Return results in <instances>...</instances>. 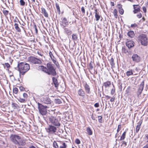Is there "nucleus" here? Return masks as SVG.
Here are the masks:
<instances>
[{
  "label": "nucleus",
  "instance_id": "43",
  "mask_svg": "<svg viewBox=\"0 0 148 148\" xmlns=\"http://www.w3.org/2000/svg\"><path fill=\"white\" fill-rule=\"evenodd\" d=\"M34 27L35 29V32L36 34L38 33V30L36 27V25H34Z\"/></svg>",
  "mask_w": 148,
  "mask_h": 148
},
{
  "label": "nucleus",
  "instance_id": "62",
  "mask_svg": "<svg viewBox=\"0 0 148 148\" xmlns=\"http://www.w3.org/2000/svg\"><path fill=\"white\" fill-rule=\"evenodd\" d=\"M105 97L106 98L107 100H108L110 98V97L108 95H105Z\"/></svg>",
  "mask_w": 148,
  "mask_h": 148
},
{
  "label": "nucleus",
  "instance_id": "45",
  "mask_svg": "<svg viewBox=\"0 0 148 148\" xmlns=\"http://www.w3.org/2000/svg\"><path fill=\"white\" fill-rule=\"evenodd\" d=\"M137 26H138L135 23L134 24H132L131 25V27H132V28L135 27H137Z\"/></svg>",
  "mask_w": 148,
  "mask_h": 148
},
{
  "label": "nucleus",
  "instance_id": "57",
  "mask_svg": "<svg viewBox=\"0 0 148 148\" xmlns=\"http://www.w3.org/2000/svg\"><path fill=\"white\" fill-rule=\"evenodd\" d=\"M117 6L118 8L119 9V10L122 8V5L120 4H118L117 5Z\"/></svg>",
  "mask_w": 148,
  "mask_h": 148
},
{
  "label": "nucleus",
  "instance_id": "54",
  "mask_svg": "<svg viewBox=\"0 0 148 148\" xmlns=\"http://www.w3.org/2000/svg\"><path fill=\"white\" fill-rule=\"evenodd\" d=\"M19 89L21 91H24L25 90V88L23 86H20L19 87Z\"/></svg>",
  "mask_w": 148,
  "mask_h": 148
},
{
  "label": "nucleus",
  "instance_id": "30",
  "mask_svg": "<svg viewBox=\"0 0 148 148\" xmlns=\"http://www.w3.org/2000/svg\"><path fill=\"white\" fill-rule=\"evenodd\" d=\"M126 75L128 76L133 75V73L132 72V70H131L127 71L126 72Z\"/></svg>",
  "mask_w": 148,
  "mask_h": 148
},
{
  "label": "nucleus",
  "instance_id": "3",
  "mask_svg": "<svg viewBox=\"0 0 148 148\" xmlns=\"http://www.w3.org/2000/svg\"><path fill=\"white\" fill-rule=\"evenodd\" d=\"M53 145L55 148H67V144L63 141H57L53 142Z\"/></svg>",
  "mask_w": 148,
  "mask_h": 148
},
{
  "label": "nucleus",
  "instance_id": "48",
  "mask_svg": "<svg viewBox=\"0 0 148 148\" xmlns=\"http://www.w3.org/2000/svg\"><path fill=\"white\" fill-rule=\"evenodd\" d=\"M115 92V88H113L111 90V94L112 95H113L114 94V93Z\"/></svg>",
  "mask_w": 148,
  "mask_h": 148
},
{
  "label": "nucleus",
  "instance_id": "49",
  "mask_svg": "<svg viewBox=\"0 0 148 148\" xmlns=\"http://www.w3.org/2000/svg\"><path fill=\"white\" fill-rule=\"evenodd\" d=\"M75 142L76 144H79L80 143V141L79 139H77L75 140Z\"/></svg>",
  "mask_w": 148,
  "mask_h": 148
},
{
  "label": "nucleus",
  "instance_id": "9",
  "mask_svg": "<svg viewBox=\"0 0 148 148\" xmlns=\"http://www.w3.org/2000/svg\"><path fill=\"white\" fill-rule=\"evenodd\" d=\"M28 60L30 62L34 64H40L42 63L40 60L34 56L29 57Z\"/></svg>",
  "mask_w": 148,
  "mask_h": 148
},
{
  "label": "nucleus",
  "instance_id": "40",
  "mask_svg": "<svg viewBox=\"0 0 148 148\" xmlns=\"http://www.w3.org/2000/svg\"><path fill=\"white\" fill-rule=\"evenodd\" d=\"M89 69L92 70L93 68V66H92V63L91 61L89 63Z\"/></svg>",
  "mask_w": 148,
  "mask_h": 148
},
{
  "label": "nucleus",
  "instance_id": "14",
  "mask_svg": "<svg viewBox=\"0 0 148 148\" xmlns=\"http://www.w3.org/2000/svg\"><path fill=\"white\" fill-rule=\"evenodd\" d=\"M134 42L132 41H128L126 42L127 46L129 49H130L134 46Z\"/></svg>",
  "mask_w": 148,
  "mask_h": 148
},
{
  "label": "nucleus",
  "instance_id": "56",
  "mask_svg": "<svg viewBox=\"0 0 148 148\" xmlns=\"http://www.w3.org/2000/svg\"><path fill=\"white\" fill-rule=\"evenodd\" d=\"M23 96L24 98H27V95L25 93H24L23 94Z\"/></svg>",
  "mask_w": 148,
  "mask_h": 148
},
{
  "label": "nucleus",
  "instance_id": "6",
  "mask_svg": "<svg viewBox=\"0 0 148 148\" xmlns=\"http://www.w3.org/2000/svg\"><path fill=\"white\" fill-rule=\"evenodd\" d=\"M49 120L50 122L54 125L58 127L60 125V119H58L53 116H51L49 118Z\"/></svg>",
  "mask_w": 148,
  "mask_h": 148
},
{
  "label": "nucleus",
  "instance_id": "12",
  "mask_svg": "<svg viewBox=\"0 0 148 148\" xmlns=\"http://www.w3.org/2000/svg\"><path fill=\"white\" fill-rule=\"evenodd\" d=\"M41 101L44 103L49 104H51V101L50 98L47 96H45L41 99Z\"/></svg>",
  "mask_w": 148,
  "mask_h": 148
},
{
  "label": "nucleus",
  "instance_id": "32",
  "mask_svg": "<svg viewBox=\"0 0 148 148\" xmlns=\"http://www.w3.org/2000/svg\"><path fill=\"white\" fill-rule=\"evenodd\" d=\"M72 39L73 40H76L77 39V34H73L72 36Z\"/></svg>",
  "mask_w": 148,
  "mask_h": 148
},
{
  "label": "nucleus",
  "instance_id": "25",
  "mask_svg": "<svg viewBox=\"0 0 148 148\" xmlns=\"http://www.w3.org/2000/svg\"><path fill=\"white\" fill-rule=\"evenodd\" d=\"M110 85V81H107L103 83V86H104L105 88H106L109 87Z\"/></svg>",
  "mask_w": 148,
  "mask_h": 148
},
{
  "label": "nucleus",
  "instance_id": "61",
  "mask_svg": "<svg viewBox=\"0 0 148 148\" xmlns=\"http://www.w3.org/2000/svg\"><path fill=\"white\" fill-rule=\"evenodd\" d=\"M49 55L51 58L53 57V55L52 53L50 51L49 52Z\"/></svg>",
  "mask_w": 148,
  "mask_h": 148
},
{
  "label": "nucleus",
  "instance_id": "50",
  "mask_svg": "<svg viewBox=\"0 0 148 148\" xmlns=\"http://www.w3.org/2000/svg\"><path fill=\"white\" fill-rule=\"evenodd\" d=\"M123 145H124V146L125 147L127 145V143L125 141L122 142L121 146Z\"/></svg>",
  "mask_w": 148,
  "mask_h": 148
},
{
  "label": "nucleus",
  "instance_id": "26",
  "mask_svg": "<svg viewBox=\"0 0 148 148\" xmlns=\"http://www.w3.org/2000/svg\"><path fill=\"white\" fill-rule=\"evenodd\" d=\"M14 26H15V29L17 32H21V30L19 27L18 26V25L17 23H15L14 24Z\"/></svg>",
  "mask_w": 148,
  "mask_h": 148
},
{
  "label": "nucleus",
  "instance_id": "53",
  "mask_svg": "<svg viewBox=\"0 0 148 148\" xmlns=\"http://www.w3.org/2000/svg\"><path fill=\"white\" fill-rule=\"evenodd\" d=\"M96 116L94 115H93V114L91 116V118L93 120H95L96 121H97V120L96 119Z\"/></svg>",
  "mask_w": 148,
  "mask_h": 148
},
{
  "label": "nucleus",
  "instance_id": "27",
  "mask_svg": "<svg viewBox=\"0 0 148 148\" xmlns=\"http://www.w3.org/2000/svg\"><path fill=\"white\" fill-rule=\"evenodd\" d=\"M86 131L88 135H91L92 134V131L89 127H88L87 128Z\"/></svg>",
  "mask_w": 148,
  "mask_h": 148
},
{
  "label": "nucleus",
  "instance_id": "17",
  "mask_svg": "<svg viewBox=\"0 0 148 148\" xmlns=\"http://www.w3.org/2000/svg\"><path fill=\"white\" fill-rule=\"evenodd\" d=\"M52 80L56 88L58 87L59 85V84L58 82L57 79L54 77H53L52 78Z\"/></svg>",
  "mask_w": 148,
  "mask_h": 148
},
{
  "label": "nucleus",
  "instance_id": "63",
  "mask_svg": "<svg viewBox=\"0 0 148 148\" xmlns=\"http://www.w3.org/2000/svg\"><path fill=\"white\" fill-rule=\"evenodd\" d=\"M143 148H148V143L144 146Z\"/></svg>",
  "mask_w": 148,
  "mask_h": 148
},
{
  "label": "nucleus",
  "instance_id": "20",
  "mask_svg": "<svg viewBox=\"0 0 148 148\" xmlns=\"http://www.w3.org/2000/svg\"><path fill=\"white\" fill-rule=\"evenodd\" d=\"M142 123V121H140L138 123L136 129V132L138 133L140 129V125Z\"/></svg>",
  "mask_w": 148,
  "mask_h": 148
},
{
  "label": "nucleus",
  "instance_id": "7",
  "mask_svg": "<svg viewBox=\"0 0 148 148\" xmlns=\"http://www.w3.org/2000/svg\"><path fill=\"white\" fill-rule=\"evenodd\" d=\"M47 132L49 134H56V133L57 130V128L51 125H49V126L46 128Z\"/></svg>",
  "mask_w": 148,
  "mask_h": 148
},
{
  "label": "nucleus",
  "instance_id": "16",
  "mask_svg": "<svg viewBox=\"0 0 148 148\" xmlns=\"http://www.w3.org/2000/svg\"><path fill=\"white\" fill-rule=\"evenodd\" d=\"M68 25V23L67 21L66 18L64 17L63 18L62 21V25L64 27H65L66 26Z\"/></svg>",
  "mask_w": 148,
  "mask_h": 148
},
{
  "label": "nucleus",
  "instance_id": "51",
  "mask_svg": "<svg viewBox=\"0 0 148 148\" xmlns=\"http://www.w3.org/2000/svg\"><path fill=\"white\" fill-rule=\"evenodd\" d=\"M14 22L15 23H18V22H19V20L16 17L14 19Z\"/></svg>",
  "mask_w": 148,
  "mask_h": 148
},
{
  "label": "nucleus",
  "instance_id": "64",
  "mask_svg": "<svg viewBox=\"0 0 148 148\" xmlns=\"http://www.w3.org/2000/svg\"><path fill=\"white\" fill-rule=\"evenodd\" d=\"M29 148H36L33 145H32L29 147Z\"/></svg>",
  "mask_w": 148,
  "mask_h": 148
},
{
  "label": "nucleus",
  "instance_id": "2",
  "mask_svg": "<svg viewBox=\"0 0 148 148\" xmlns=\"http://www.w3.org/2000/svg\"><path fill=\"white\" fill-rule=\"evenodd\" d=\"M17 66L20 74L22 75H24L30 69L29 65L24 62H18Z\"/></svg>",
  "mask_w": 148,
  "mask_h": 148
},
{
  "label": "nucleus",
  "instance_id": "34",
  "mask_svg": "<svg viewBox=\"0 0 148 148\" xmlns=\"http://www.w3.org/2000/svg\"><path fill=\"white\" fill-rule=\"evenodd\" d=\"M12 106L14 109H16L17 108L18 105L15 103H12Z\"/></svg>",
  "mask_w": 148,
  "mask_h": 148
},
{
  "label": "nucleus",
  "instance_id": "18",
  "mask_svg": "<svg viewBox=\"0 0 148 148\" xmlns=\"http://www.w3.org/2000/svg\"><path fill=\"white\" fill-rule=\"evenodd\" d=\"M78 94L79 95L84 97L85 96V93L84 91L82 89H80L78 90Z\"/></svg>",
  "mask_w": 148,
  "mask_h": 148
},
{
  "label": "nucleus",
  "instance_id": "46",
  "mask_svg": "<svg viewBox=\"0 0 148 148\" xmlns=\"http://www.w3.org/2000/svg\"><path fill=\"white\" fill-rule=\"evenodd\" d=\"M137 17L138 18H140L142 17V14L140 13H139L138 14H137L136 15Z\"/></svg>",
  "mask_w": 148,
  "mask_h": 148
},
{
  "label": "nucleus",
  "instance_id": "60",
  "mask_svg": "<svg viewBox=\"0 0 148 148\" xmlns=\"http://www.w3.org/2000/svg\"><path fill=\"white\" fill-rule=\"evenodd\" d=\"M115 99V97H112V98L110 99V101L111 102H113V101H114V100Z\"/></svg>",
  "mask_w": 148,
  "mask_h": 148
},
{
  "label": "nucleus",
  "instance_id": "55",
  "mask_svg": "<svg viewBox=\"0 0 148 148\" xmlns=\"http://www.w3.org/2000/svg\"><path fill=\"white\" fill-rule=\"evenodd\" d=\"M5 66L7 67V68H8L10 67V64L8 63H5Z\"/></svg>",
  "mask_w": 148,
  "mask_h": 148
},
{
  "label": "nucleus",
  "instance_id": "4",
  "mask_svg": "<svg viewBox=\"0 0 148 148\" xmlns=\"http://www.w3.org/2000/svg\"><path fill=\"white\" fill-rule=\"evenodd\" d=\"M138 40L141 44L144 46H147L148 43V39L147 36L145 34H142L140 35L138 37Z\"/></svg>",
  "mask_w": 148,
  "mask_h": 148
},
{
  "label": "nucleus",
  "instance_id": "52",
  "mask_svg": "<svg viewBox=\"0 0 148 148\" xmlns=\"http://www.w3.org/2000/svg\"><path fill=\"white\" fill-rule=\"evenodd\" d=\"M142 8L144 12L145 13H146L147 12V9L146 7L145 6H143V7Z\"/></svg>",
  "mask_w": 148,
  "mask_h": 148
},
{
  "label": "nucleus",
  "instance_id": "44",
  "mask_svg": "<svg viewBox=\"0 0 148 148\" xmlns=\"http://www.w3.org/2000/svg\"><path fill=\"white\" fill-rule=\"evenodd\" d=\"M9 11L7 10H3V13L5 15H7L8 14Z\"/></svg>",
  "mask_w": 148,
  "mask_h": 148
},
{
  "label": "nucleus",
  "instance_id": "8",
  "mask_svg": "<svg viewBox=\"0 0 148 148\" xmlns=\"http://www.w3.org/2000/svg\"><path fill=\"white\" fill-rule=\"evenodd\" d=\"M144 82L143 81L141 82L139 85L138 86V88L137 89L136 92L137 96L139 98L141 96V94L143 90L144 87Z\"/></svg>",
  "mask_w": 148,
  "mask_h": 148
},
{
  "label": "nucleus",
  "instance_id": "21",
  "mask_svg": "<svg viewBox=\"0 0 148 148\" xmlns=\"http://www.w3.org/2000/svg\"><path fill=\"white\" fill-rule=\"evenodd\" d=\"M95 16L96 18V21H98L100 18V16L99 14V13H97V9H96L95 10Z\"/></svg>",
  "mask_w": 148,
  "mask_h": 148
},
{
  "label": "nucleus",
  "instance_id": "59",
  "mask_svg": "<svg viewBox=\"0 0 148 148\" xmlns=\"http://www.w3.org/2000/svg\"><path fill=\"white\" fill-rule=\"evenodd\" d=\"M37 53L39 55L41 56H43L42 53L40 51H38Z\"/></svg>",
  "mask_w": 148,
  "mask_h": 148
},
{
  "label": "nucleus",
  "instance_id": "13",
  "mask_svg": "<svg viewBox=\"0 0 148 148\" xmlns=\"http://www.w3.org/2000/svg\"><path fill=\"white\" fill-rule=\"evenodd\" d=\"M134 10L133 12L134 14H136L140 11V6L138 5H133Z\"/></svg>",
  "mask_w": 148,
  "mask_h": 148
},
{
  "label": "nucleus",
  "instance_id": "39",
  "mask_svg": "<svg viewBox=\"0 0 148 148\" xmlns=\"http://www.w3.org/2000/svg\"><path fill=\"white\" fill-rule=\"evenodd\" d=\"M117 11L116 9H114V11L113 13L115 18H117Z\"/></svg>",
  "mask_w": 148,
  "mask_h": 148
},
{
  "label": "nucleus",
  "instance_id": "5",
  "mask_svg": "<svg viewBox=\"0 0 148 148\" xmlns=\"http://www.w3.org/2000/svg\"><path fill=\"white\" fill-rule=\"evenodd\" d=\"M38 110L40 114L42 115H45L47 113V107L43 106L39 103H38Z\"/></svg>",
  "mask_w": 148,
  "mask_h": 148
},
{
  "label": "nucleus",
  "instance_id": "36",
  "mask_svg": "<svg viewBox=\"0 0 148 148\" xmlns=\"http://www.w3.org/2000/svg\"><path fill=\"white\" fill-rule=\"evenodd\" d=\"M98 121L99 123H101L103 122L102 117L101 116H98Z\"/></svg>",
  "mask_w": 148,
  "mask_h": 148
},
{
  "label": "nucleus",
  "instance_id": "31",
  "mask_svg": "<svg viewBox=\"0 0 148 148\" xmlns=\"http://www.w3.org/2000/svg\"><path fill=\"white\" fill-rule=\"evenodd\" d=\"M126 134V132L125 131L123 133L122 135L121 138L120 139V140H123L125 139V135Z\"/></svg>",
  "mask_w": 148,
  "mask_h": 148
},
{
  "label": "nucleus",
  "instance_id": "38",
  "mask_svg": "<svg viewBox=\"0 0 148 148\" xmlns=\"http://www.w3.org/2000/svg\"><path fill=\"white\" fill-rule=\"evenodd\" d=\"M18 89L16 87H15L13 88V92L15 94H17L18 93Z\"/></svg>",
  "mask_w": 148,
  "mask_h": 148
},
{
  "label": "nucleus",
  "instance_id": "58",
  "mask_svg": "<svg viewBox=\"0 0 148 148\" xmlns=\"http://www.w3.org/2000/svg\"><path fill=\"white\" fill-rule=\"evenodd\" d=\"M94 106L96 108L98 107L99 106V104L98 103H96L94 104Z\"/></svg>",
  "mask_w": 148,
  "mask_h": 148
},
{
  "label": "nucleus",
  "instance_id": "41",
  "mask_svg": "<svg viewBox=\"0 0 148 148\" xmlns=\"http://www.w3.org/2000/svg\"><path fill=\"white\" fill-rule=\"evenodd\" d=\"M20 5L22 6H24L25 3L23 0H20Z\"/></svg>",
  "mask_w": 148,
  "mask_h": 148
},
{
  "label": "nucleus",
  "instance_id": "23",
  "mask_svg": "<svg viewBox=\"0 0 148 148\" xmlns=\"http://www.w3.org/2000/svg\"><path fill=\"white\" fill-rule=\"evenodd\" d=\"M127 35L129 37L131 38H133L134 36V32L130 30L128 32Z\"/></svg>",
  "mask_w": 148,
  "mask_h": 148
},
{
  "label": "nucleus",
  "instance_id": "10",
  "mask_svg": "<svg viewBox=\"0 0 148 148\" xmlns=\"http://www.w3.org/2000/svg\"><path fill=\"white\" fill-rule=\"evenodd\" d=\"M10 138L12 142L17 145L20 140L21 137L17 135H12L11 136Z\"/></svg>",
  "mask_w": 148,
  "mask_h": 148
},
{
  "label": "nucleus",
  "instance_id": "22",
  "mask_svg": "<svg viewBox=\"0 0 148 148\" xmlns=\"http://www.w3.org/2000/svg\"><path fill=\"white\" fill-rule=\"evenodd\" d=\"M64 31L65 33L66 34L69 36L71 35L72 34V31L68 28H65Z\"/></svg>",
  "mask_w": 148,
  "mask_h": 148
},
{
  "label": "nucleus",
  "instance_id": "33",
  "mask_svg": "<svg viewBox=\"0 0 148 148\" xmlns=\"http://www.w3.org/2000/svg\"><path fill=\"white\" fill-rule=\"evenodd\" d=\"M52 60L53 61V63L57 66V64H58V62H56V59L53 56V57L51 58Z\"/></svg>",
  "mask_w": 148,
  "mask_h": 148
},
{
  "label": "nucleus",
  "instance_id": "42",
  "mask_svg": "<svg viewBox=\"0 0 148 148\" xmlns=\"http://www.w3.org/2000/svg\"><path fill=\"white\" fill-rule=\"evenodd\" d=\"M119 13L120 14L122 15L123 14V13H124V10L122 8L121 9H120L119 10Z\"/></svg>",
  "mask_w": 148,
  "mask_h": 148
},
{
  "label": "nucleus",
  "instance_id": "15",
  "mask_svg": "<svg viewBox=\"0 0 148 148\" xmlns=\"http://www.w3.org/2000/svg\"><path fill=\"white\" fill-rule=\"evenodd\" d=\"M41 12L44 16L46 18H48L49 15L45 9L44 8H41Z\"/></svg>",
  "mask_w": 148,
  "mask_h": 148
},
{
  "label": "nucleus",
  "instance_id": "28",
  "mask_svg": "<svg viewBox=\"0 0 148 148\" xmlns=\"http://www.w3.org/2000/svg\"><path fill=\"white\" fill-rule=\"evenodd\" d=\"M56 6L57 10L58 13L59 14H60V8L59 7V5L57 3H56Z\"/></svg>",
  "mask_w": 148,
  "mask_h": 148
},
{
  "label": "nucleus",
  "instance_id": "1",
  "mask_svg": "<svg viewBox=\"0 0 148 148\" xmlns=\"http://www.w3.org/2000/svg\"><path fill=\"white\" fill-rule=\"evenodd\" d=\"M54 66V65L53 64L50 62L47 64V68L43 66H39L38 68L39 69L48 75L55 76L56 75V73Z\"/></svg>",
  "mask_w": 148,
  "mask_h": 148
},
{
  "label": "nucleus",
  "instance_id": "47",
  "mask_svg": "<svg viewBox=\"0 0 148 148\" xmlns=\"http://www.w3.org/2000/svg\"><path fill=\"white\" fill-rule=\"evenodd\" d=\"M81 10L82 13H83L84 15L85 13V10L84 7H82L81 8Z\"/></svg>",
  "mask_w": 148,
  "mask_h": 148
},
{
  "label": "nucleus",
  "instance_id": "35",
  "mask_svg": "<svg viewBox=\"0 0 148 148\" xmlns=\"http://www.w3.org/2000/svg\"><path fill=\"white\" fill-rule=\"evenodd\" d=\"M17 99L18 101L21 103L25 102V99L21 98L20 97L17 98Z\"/></svg>",
  "mask_w": 148,
  "mask_h": 148
},
{
  "label": "nucleus",
  "instance_id": "29",
  "mask_svg": "<svg viewBox=\"0 0 148 148\" xmlns=\"http://www.w3.org/2000/svg\"><path fill=\"white\" fill-rule=\"evenodd\" d=\"M54 101L56 104H60L62 103V100L60 99H55Z\"/></svg>",
  "mask_w": 148,
  "mask_h": 148
},
{
  "label": "nucleus",
  "instance_id": "37",
  "mask_svg": "<svg viewBox=\"0 0 148 148\" xmlns=\"http://www.w3.org/2000/svg\"><path fill=\"white\" fill-rule=\"evenodd\" d=\"M110 64L112 66L114 65V60L113 58H112L110 60Z\"/></svg>",
  "mask_w": 148,
  "mask_h": 148
},
{
  "label": "nucleus",
  "instance_id": "11",
  "mask_svg": "<svg viewBox=\"0 0 148 148\" xmlns=\"http://www.w3.org/2000/svg\"><path fill=\"white\" fill-rule=\"evenodd\" d=\"M132 61L136 63H138L140 62L141 58L138 54H133L131 57Z\"/></svg>",
  "mask_w": 148,
  "mask_h": 148
},
{
  "label": "nucleus",
  "instance_id": "24",
  "mask_svg": "<svg viewBox=\"0 0 148 148\" xmlns=\"http://www.w3.org/2000/svg\"><path fill=\"white\" fill-rule=\"evenodd\" d=\"M25 143L24 141V140H22L21 138H20V140H19V141L18 142L17 145H22L23 146L25 145Z\"/></svg>",
  "mask_w": 148,
  "mask_h": 148
},
{
  "label": "nucleus",
  "instance_id": "19",
  "mask_svg": "<svg viewBox=\"0 0 148 148\" xmlns=\"http://www.w3.org/2000/svg\"><path fill=\"white\" fill-rule=\"evenodd\" d=\"M84 87L86 93H89L90 92V90L89 86L87 84V83H86L84 86Z\"/></svg>",
  "mask_w": 148,
  "mask_h": 148
}]
</instances>
